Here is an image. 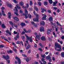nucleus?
Instances as JSON below:
<instances>
[{"instance_id":"4be33fe9","label":"nucleus","mask_w":64,"mask_h":64,"mask_svg":"<svg viewBox=\"0 0 64 64\" xmlns=\"http://www.w3.org/2000/svg\"><path fill=\"white\" fill-rule=\"evenodd\" d=\"M6 32L7 33H8V34H9V35H11V33H10V32L9 31V30H6Z\"/></svg>"},{"instance_id":"4d7b16f0","label":"nucleus","mask_w":64,"mask_h":64,"mask_svg":"<svg viewBox=\"0 0 64 64\" xmlns=\"http://www.w3.org/2000/svg\"><path fill=\"white\" fill-rule=\"evenodd\" d=\"M31 23H32V24H33V25H35V23L34 22H32Z\"/></svg>"},{"instance_id":"f8f14e48","label":"nucleus","mask_w":64,"mask_h":64,"mask_svg":"<svg viewBox=\"0 0 64 64\" xmlns=\"http://www.w3.org/2000/svg\"><path fill=\"white\" fill-rule=\"evenodd\" d=\"M30 48V46L29 44H28V45L27 46L26 48V50H28L29 49V48Z\"/></svg>"},{"instance_id":"13d9d810","label":"nucleus","mask_w":64,"mask_h":64,"mask_svg":"<svg viewBox=\"0 0 64 64\" xmlns=\"http://www.w3.org/2000/svg\"><path fill=\"white\" fill-rule=\"evenodd\" d=\"M18 35L16 36V37L18 38H19V36L18 35H19V33H18Z\"/></svg>"},{"instance_id":"09e8293b","label":"nucleus","mask_w":64,"mask_h":64,"mask_svg":"<svg viewBox=\"0 0 64 64\" xmlns=\"http://www.w3.org/2000/svg\"><path fill=\"white\" fill-rule=\"evenodd\" d=\"M3 47H4V46L3 45H0V48H3Z\"/></svg>"},{"instance_id":"a211bd4d","label":"nucleus","mask_w":64,"mask_h":64,"mask_svg":"<svg viewBox=\"0 0 64 64\" xmlns=\"http://www.w3.org/2000/svg\"><path fill=\"white\" fill-rule=\"evenodd\" d=\"M34 15H36V17H37L39 16V15L37 14H35V11H34Z\"/></svg>"},{"instance_id":"9d476101","label":"nucleus","mask_w":64,"mask_h":64,"mask_svg":"<svg viewBox=\"0 0 64 64\" xmlns=\"http://www.w3.org/2000/svg\"><path fill=\"white\" fill-rule=\"evenodd\" d=\"M40 35L39 36L38 35L36 36V39H38V40H39L40 38Z\"/></svg>"},{"instance_id":"0eeeda50","label":"nucleus","mask_w":64,"mask_h":64,"mask_svg":"<svg viewBox=\"0 0 64 64\" xmlns=\"http://www.w3.org/2000/svg\"><path fill=\"white\" fill-rule=\"evenodd\" d=\"M9 22L10 24L12 25V27L14 28V25H15V23H12L11 21Z\"/></svg>"},{"instance_id":"2f4dec72","label":"nucleus","mask_w":64,"mask_h":64,"mask_svg":"<svg viewBox=\"0 0 64 64\" xmlns=\"http://www.w3.org/2000/svg\"><path fill=\"white\" fill-rule=\"evenodd\" d=\"M56 4V3L55 2H53V5L54 6H55Z\"/></svg>"},{"instance_id":"39448f33","label":"nucleus","mask_w":64,"mask_h":64,"mask_svg":"<svg viewBox=\"0 0 64 64\" xmlns=\"http://www.w3.org/2000/svg\"><path fill=\"white\" fill-rule=\"evenodd\" d=\"M42 15L44 16L42 18V20H46V16L44 14H42Z\"/></svg>"},{"instance_id":"f3484780","label":"nucleus","mask_w":64,"mask_h":64,"mask_svg":"<svg viewBox=\"0 0 64 64\" xmlns=\"http://www.w3.org/2000/svg\"><path fill=\"white\" fill-rule=\"evenodd\" d=\"M20 4L21 5V6H23V5H24V2H20Z\"/></svg>"},{"instance_id":"ea45409f","label":"nucleus","mask_w":64,"mask_h":64,"mask_svg":"<svg viewBox=\"0 0 64 64\" xmlns=\"http://www.w3.org/2000/svg\"><path fill=\"white\" fill-rule=\"evenodd\" d=\"M16 43L18 44H20V41H18V42H16Z\"/></svg>"},{"instance_id":"a878e982","label":"nucleus","mask_w":64,"mask_h":64,"mask_svg":"<svg viewBox=\"0 0 64 64\" xmlns=\"http://www.w3.org/2000/svg\"><path fill=\"white\" fill-rule=\"evenodd\" d=\"M2 15H3V16H6V14H4V11L3 10H2Z\"/></svg>"},{"instance_id":"79ce46f5","label":"nucleus","mask_w":64,"mask_h":64,"mask_svg":"<svg viewBox=\"0 0 64 64\" xmlns=\"http://www.w3.org/2000/svg\"><path fill=\"white\" fill-rule=\"evenodd\" d=\"M31 32V30H28L27 31L26 33H29Z\"/></svg>"},{"instance_id":"680f3d73","label":"nucleus","mask_w":64,"mask_h":64,"mask_svg":"<svg viewBox=\"0 0 64 64\" xmlns=\"http://www.w3.org/2000/svg\"><path fill=\"white\" fill-rule=\"evenodd\" d=\"M1 38H2V39H4H4H5V37L4 36H1Z\"/></svg>"},{"instance_id":"4468645a","label":"nucleus","mask_w":64,"mask_h":64,"mask_svg":"<svg viewBox=\"0 0 64 64\" xmlns=\"http://www.w3.org/2000/svg\"><path fill=\"white\" fill-rule=\"evenodd\" d=\"M51 30L49 29H48L47 30V33L48 34H49L50 33Z\"/></svg>"},{"instance_id":"423d86ee","label":"nucleus","mask_w":64,"mask_h":64,"mask_svg":"<svg viewBox=\"0 0 64 64\" xmlns=\"http://www.w3.org/2000/svg\"><path fill=\"white\" fill-rule=\"evenodd\" d=\"M36 18H34L33 19L34 21H35V22H38L39 21V20H38V19L39 18L38 17H36Z\"/></svg>"},{"instance_id":"1a4fd4ad","label":"nucleus","mask_w":64,"mask_h":64,"mask_svg":"<svg viewBox=\"0 0 64 64\" xmlns=\"http://www.w3.org/2000/svg\"><path fill=\"white\" fill-rule=\"evenodd\" d=\"M44 28L43 26H41L40 28V32H43L44 31Z\"/></svg>"},{"instance_id":"2eb2a0df","label":"nucleus","mask_w":64,"mask_h":64,"mask_svg":"<svg viewBox=\"0 0 64 64\" xmlns=\"http://www.w3.org/2000/svg\"><path fill=\"white\" fill-rule=\"evenodd\" d=\"M14 20H16V21H19V19H18V18H17V17H16L14 18Z\"/></svg>"},{"instance_id":"bb28decb","label":"nucleus","mask_w":64,"mask_h":64,"mask_svg":"<svg viewBox=\"0 0 64 64\" xmlns=\"http://www.w3.org/2000/svg\"><path fill=\"white\" fill-rule=\"evenodd\" d=\"M23 14L24 15L26 19H27V18H28V16H27V14Z\"/></svg>"},{"instance_id":"412c9836","label":"nucleus","mask_w":64,"mask_h":64,"mask_svg":"<svg viewBox=\"0 0 64 64\" xmlns=\"http://www.w3.org/2000/svg\"><path fill=\"white\" fill-rule=\"evenodd\" d=\"M2 26L3 28H6V26H5V25L4 24H2Z\"/></svg>"},{"instance_id":"5fc2aeb1","label":"nucleus","mask_w":64,"mask_h":64,"mask_svg":"<svg viewBox=\"0 0 64 64\" xmlns=\"http://www.w3.org/2000/svg\"><path fill=\"white\" fill-rule=\"evenodd\" d=\"M6 60V61H8V63H10V60Z\"/></svg>"},{"instance_id":"7c9ffc66","label":"nucleus","mask_w":64,"mask_h":64,"mask_svg":"<svg viewBox=\"0 0 64 64\" xmlns=\"http://www.w3.org/2000/svg\"><path fill=\"white\" fill-rule=\"evenodd\" d=\"M6 59H9V56L8 55H7L6 56Z\"/></svg>"},{"instance_id":"e2e57ef3","label":"nucleus","mask_w":64,"mask_h":64,"mask_svg":"<svg viewBox=\"0 0 64 64\" xmlns=\"http://www.w3.org/2000/svg\"><path fill=\"white\" fill-rule=\"evenodd\" d=\"M57 12H58L59 13V12H60V10H59V9H58V10H57Z\"/></svg>"},{"instance_id":"338daca9","label":"nucleus","mask_w":64,"mask_h":64,"mask_svg":"<svg viewBox=\"0 0 64 64\" xmlns=\"http://www.w3.org/2000/svg\"><path fill=\"white\" fill-rule=\"evenodd\" d=\"M24 32H25L26 33L27 31H26V29H25V28L24 29Z\"/></svg>"},{"instance_id":"c756f323","label":"nucleus","mask_w":64,"mask_h":64,"mask_svg":"<svg viewBox=\"0 0 64 64\" xmlns=\"http://www.w3.org/2000/svg\"><path fill=\"white\" fill-rule=\"evenodd\" d=\"M51 59V57L50 56H48L46 57V59L47 60H48V59Z\"/></svg>"},{"instance_id":"473e14b6","label":"nucleus","mask_w":64,"mask_h":64,"mask_svg":"<svg viewBox=\"0 0 64 64\" xmlns=\"http://www.w3.org/2000/svg\"><path fill=\"white\" fill-rule=\"evenodd\" d=\"M32 4H33V3H32V1H30V6H31L32 5Z\"/></svg>"},{"instance_id":"f257e3e1","label":"nucleus","mask_w":64,"mask_h":64,"mask_svg":"<svg viewBox=\"0 0 64 64\" xmlns=\"http://www.w3.org/2000/svg\"><path fill=\"white\" fill-rule=\"evenodd\" d=\"M55 48L56 50L57 51H60L62 50L61 46L57 43H56L55 44Z\"/></svg>"},{"instance_id":"37998d69","label":"nucleus","mask_w":64,"mask_h":64,"mask_svg":"<svg viewBox=\"0 0 64 64\" xmlns=\"http://www.w3.org/2000/svg\"><path fill=\"white\" fill-rule=\"evenodd\" d=\"M14 34H17V32H16L15 31H14Z\"/></svg>"},{"instance_id":"6e6d98bb","label":"nucleus","mask_w":64,"mask_h":64,"mask_svg":"<svg viewBox=\"0 0 64 64\" xmlns=\"http://www.w3.org/2000/svg\"><path fill=\"white\" fill-rule=\"evenodd\" d=\"M61 38L62 39H64V36H62L61 37Z\"/></svg>"},{"instance_id":"c9c22d12","label":"nucleus","mask_w":64,"mask_h":64,"mask_svg":"<svg viewBox=\"0 0 64 64\" xmlns=\"http://www.w3.org/2000/svg\"><path fill=\"white\" fill-rule=\"evenodd\" d=\"M31 52V50H28V54H29V53H30Z\"/></svg>"},{"instance_id":"20e7f679","label":"nucleus","mask_w":64,"mask_h":64,"mask_svg":"<svg viewBox=\"0 0 64 64\" xmlns=\"http://www.w3.org/2000/svg\"><path fill=\"white\" fill-rule=\"evenodd\" d=\"M15 59L16 60H18V62L19 64H20L21 63V61H20V60L19 58H18V57L16 56V57Z\"/></svg>"},{"instance_id":"c03bdc74","label":"nucleus","mask_w":64,"mask_h":64,"mask_svg":"<svg viewBox=\"0 0 64 64\" xmlns=\"http://www.w3.org/2000/svg\"><path fill=\"white\" fill-rule=\"evenodd\" d=\"M28 16L29 18H31V15L30 14H29L28 15Z\"/></svg>"},{"instance_id":"72a5a7b5","label":"nucleus","mask_w":64,"mask_h":64,"mask_svg":"<svg viewBox=\"0 0 64 64\" xmlns=\"http://www.w3.org/2000/svg\"><path fill=\"white\" fill-rule=\"evenodd\" d=\"M41 56H42V57L44 58H45V54H44V55H41Z\"/></svg>"},{"instance_id":"c85d7f7f","label":"nucleus","mask_w":64,"mask_h":64,"mask_svg":"<svg viewBox=\"0 0 64 64\" xmlns=\"http://www.w3.org/2000/svg\"><path fill=\"white\" fill-rule=\"evenodd\" d=\"M34 9L36 10V11H38V8H37V7L35 6L34 7Z\"/></svg>"},{"instance_id":"a19ab883","label":"nucleus","mask_w":64,"mask_h":64,"mask_svg":"<svg viewBox=\"0 0 64 64\" xmlns=\"http://www.w3.org/2000/svg\"><path fill=\"white\" fill-rule=\"evenodd\" d=\"M21 38L22 39V40H23V39H25V36H22L21 37Z\"/></svg>"},{"instance_id":"69168bd1","label":"nucleus","mask_w":64,"mask_h":64,"mask_svg":"<svg viewBox=\"0 0 64 64\" xmlns=\"http://www.w3.org/2000/svg\"><path fill=\"white\" fill-rule=\"evenodd\" d=\"M3 58L4 59H6V56H3Z\"/></svg>"},{"instance_id":"774afa93","label":"nucleus","mask_w":64,"mask_h":64,"mask_svg":"<svg viewBox=\"0 0 64 64\" xmlns=\"http://www.w3.org/2000/svg\"><path fill=\"white\" fill-rule=\"evenodd\" d=\"M61 64H64V62H61Z\"/></svg>"},{"instance_id":"6e6552de","label":"nucleus","mask_w":64,"mask_h":64,"mask_svg":"<svg viewBox=\"0 0 64 64\" xmlns=\"http://www.w3.org/2000/svg\"><path fill=\"white\" fill-rule=\"evenodd\" d=\"M45 24V22L44 21H42L40 22V25L42 26V25L43 26Z\"/></svg>"},{"instance_id":"052dcab7","label":"nucleus","mask_w":64,"mask_h":64,"mask_svg":"<svg viewBox=\"0 0 64 64\" xmlns=\"http://www.w3.org/2000/svg\"><path fill=\"white\" fill-rule=\"evenodd\" d=\"M57 8L55 7H54V10H56L57 9Z\"/></svg>"},{"instance_id":"b1692460","label":"nucleus","mask_w":64,"mask_h":64,"mask_svg":"<svg viewBox=\"0 0 64 64\" xmlns=\"http://www.w3.org/2000/svg\"><path fill=\"white\" fill-rule=\"evenodd\" d=\"M61 55L62 57H64V52H61Z\"/></svg>"},{"instance_id":"3c124183","label":"nucleus","mask_w":64,"mask_h":64,"mask_svg":"<svg viewBox=\"0 0 64 64\" xmlns=\"http://www.w3.org/2000/svg\"><path fill=\"white\" fill-rule=\"evenodd\" d=\"M29 10H30V11H32V10H33V8H30L29 9Z\"/></svg>"},{"instance_id":"393cba45","label":"nucleus","mask_w":64,"mask_h":64,"mask_svg":"<svg viewBox=\"0 0 64 64\" xmlns=\"http://www.w3.org/2000/svg\"><path fill=\"white\" fill-rule=\"evenodd\" d=\"M49 3L50 4H52L53 3V1L52 0H48Z\"/></svg>"},{"instance_id":"58836bf2","label":"nucleus","mask_w":64,"mask_h":64,"mask_svg":"<svg viewBox=\"0 0 64 64\" xmlns=\"http://www.w3.org/2000/svg\"><path fill=\"white\" fill-rule=\"evenodd\" d=\"M38 4L39 6H41V3L40 2H38Z\"/></svg>"},{"instance_id":"bf43d9fd","label":"nucleus","mask_w":64,"mask_h":64,"mask_svg":"<svg viewBox=\"0 0 64 64\" xmlns=\"http://www.w3.org/2000/svg\"><path fill=\"white\" fill-rule=\"evenodd\" d=\"M41 10H42L41 11L42 13H43L44 12V11L43 10V9H42V8H41Z\"/></svg>"},{"instance_id":"a18cd8bd","label":"nucleus","mask_w":64,"mask_h":64,"mask_svg":"<svg viewBox=\"0 0 64 64\" xmlns=\"http://www.w3.org/2000/svg\"><path fill=\"white\" fill-rule=\"evenodd\" d=\"M29 59L28 58H26V62H28L29 61Z\"/></svg>"},{"instance_id":"5701e85b","label":"nucleus","mask_w":64,"mask_h":64,"mask_svg":"<svg viewBox=\"0 0 64 64\" xmlns=\"http://www.w3.org/2000/svg\"><path fill=\"white\" fill-rule=\"evenodd\" d=\"M58 42H60V43L61 44H63V42H62V41H60L59 40H58Z\"/></svg>"},{"instance_id":"dca6fc26","label":"nucleus","mask_w":64,"mask_h":64,"mask_svg":"<svg viewBox=\"0 0 64 64\" xmlns=\"http://www.w3.org/2000/svg\"><path fill=\"white\" fill-rule=\"evenodd\" d=\"M20 25L22 27L25 26V24L24 23L22 22L20 24Z\"/></svg>"},{"instance_id":"f704fd0d","label":"nucleus","mask_w":64,"mask_h":64,"mask_svg":"<svg viewBox=\"0 0 64 64\" xmlns=\"http://www.w3.org/2000/svg\"><path fill=\"white\" fill-rule=\"evenodd\" d=\"M44 5H47V2H44Z\"/></svg>"},{"instance_id":"4c0bfd02","label":"nucleus","mask_w":64,"mask_h":64,"mask_svg":"<svg viewBox=\"0 0 64 64\" xmlns=\"http://www.w3.org/2000/svg\"><path fill=\"white\" fill-rule=\"evenodd\" d=\"M58 27H57L56 28V32H57L58 31Z\"/></svg>"},{"instance_id":"603ef678","label":"nucleus","mask_w":64,"mask_h":64,"mask_svg":"<svg viewBox=\"0 0 64 64\" xmlns=\"http://www.w3.org/2000/svg\"><path fill=\"white\" fill-rule=\"evenodd\" d=\"M39 54H36V57H37V58H39Z\"/></svg>"},{"instance_id":"6ab92c4d","label":"nucleus","mask_w":64,"mask_h":64,"mask_svg":"<svg viewBox=\"0 0 64 64\" xmlns=\"http://www.w3.org/2000/svg\"><path fill=\"white\" fill-rule=\"evenodd\" d=\"M13 50L14 51V52H15V53H16L17 51V50H16V48H13Z\"/></svg>"},{"instance_id":"aec40b11","label":"nucleus","mask_w":64,"mask_h":64,"mask_svg":"<svg viewBox=\"0 0 64 64\" xmlns=\"http://www.w3.org/2000/svg\"><path fill=\"white\" fill-rule=\"evenodd\" d=\"M49 21H52L53 20V18L52 16H50L49 18Z\"/></svg>"},{"instance_id":"7ed1b4c3","label":"nucleus","mask_w":64,"mask_h":64,"mask_svg":"<svg viewBox=\"0 0 64 64\" xmlns=\"http://www.w3.org/2000/svg\"><path fill=\"white\" fill-rule=\"evenodd\" d=\"M14 11L16 10V12H15L14 13L16 15V16H18V10H17V8L16 7H15V8L14 9Z\"/></svg>"},{"instance_id":"f03ea898","label":"nucleus","mask_w":64,"mask_h":64,"mask_svg":"<svg viewBox=\"0 0 64 64\" xmlns=\"http://www.w3.org/2000/svg\"><path fill=\"white\" fill-rule=\"evenodd\" d=\"M26 37L28 40H29L30 42H31V43L32 42V41H33V40H32V37H29L28 36H26Z\"/></svg>"},{"instance_id":"cd10ccee","label":"nucleus","mask_w":64,"mask_h":64,"mask_svg":"<svg viewBox=\"0 0 64 64\" xmlns=\"http://www.w3.org/2000/svg\"><path fill=\"white\" fill-rule=\"evenodd\" d=\"M25 11V14H28V11H27V10H26V9H25L24 10Z\"/></svg>"},{"instance_id":"49530a36","label":"nucleus","mask_w":64,"mask_h":64,"mask_svg":"<svg viewBox=\"0 0 64 64\" xmlns=\"http://www.w3.org/2000/svg\"><path fill=\"white\" fill-rule=\"evenodd\" d=\"M13 1L15 3H17V2H16V0H13Z\"/></svg>"},{"instance_id":"9b49d317","label":"nucleus","mask_w":64,"mask_h":64,"mask_svg":"<svg viewBox=\"0 0 64 64\" xmlns=\"http://www.w3.org/2000/svg\"><path fill=\"white\" fill-rule=\"evenodd\" d=\"M11 13L8 12V18H11Z\"/></svg>"},{"instance_id":"8fccbe9b","label":"nucleus","mask_w":64,"mask_h":64,"mask_svg":"<svg viewBox=\"0 0 64 64\" xmlns=\"http://www.w3.org/2000/svg\"><path fill=\"white\" fill-rule=\"evenodd\" d=\"M22 55L23 56H24V57H27V56L25 55L24 54H22Z\"/></svg>"},{"instance_id":"de8ad7c7","label":"nucleus","mask_w":64,"mask_h":64,"mask_svg":"<svg viewBox=\"0 0 64 64\" xmlns=\"http://www.w3.org/2000/svg\"><path fill=\"white\" fill-rule=\"evenodd\" d=\"M14 27H15L16 28H17V27H18V26L14 24Z\"/></svg>"},{"instance_id":"0e129e2a","label":"nucleus","mask_w":64,"mask_h":64,"mask_svg":"<svg viewBox=\"0 0 64 64\" xmlns=\"http://www.w3.org/2000/svg\"><path fill=\"white\" fill-rule=\"evenodd\" d=\"M1 9H2V10H4L5 9V8L4 7H2Z\"/></svg>"},{"instance_id":"ddd939ff","label":"nucleus","mask_w":64,"mask_h":64,"mask_svg":"<svg viewBox=\"0 0 64 64\" xmlns=\"http://www.w3.org/2000/svg\"><path fill=\"white\" fill-rule=\"evenodd\" d=\"M41 39L42 40H43V41H45V40H46V39H45V37L44 36L41 37Z\"/></svg>"},{"instance_id":"864d4df0","label":"nucleus","mask_w":64,"mask_h":64,"mask_svg":"<svg viewBox=\"0 0 64 64\" xmlns=\"http://www.w3.org/2000/svg\"><path fill=\"white\" fill-rule=\"evenodd\" d=\"M34 64H38V62H34Z\"/></svg>"},{"instance_id":"e433bc0d","label":"nucleus","mask_w":64,"mask_h":64,"mask_svg":"<svg viewBox=\"0 0 64 64\" xmlns=\"http://www.w3.org/2000/svg\"><path fill=\"white\" fill-rule=\"evenodd\" d=\"M16 6L19 9H20L21 8L19 6H18V4H17L16 5Z\"/></svg>"}]
</instances>
